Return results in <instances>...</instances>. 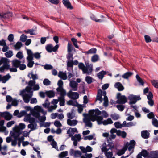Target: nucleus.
I'll return each mask as SVG.
<instances>
[{
    "instance_id": "46",
    "label": "nucleus",
    "mask_w": 158,
    "mask_h": 158,
    "mask_svg": "<svg viewBox=\"0 0 158 158\" xmlns=\"http://www.w3.org/2000/svg\"><path fill=\"white\" fill-rule=\"evenodd\" d=\"M147 117L149 119H155V116L153 112H150L149 114L147 115Z\"/></svg>"
},
{
    "instance_id": "38",
    "label": "nucleus",
    "mask_w": 158,
    "mask_h": 158,
    "mask_svg": "<svg viewBox=\"0 0 158 158\" xmlns=\"http://www.w3.org/2000/svg\"><path fill=\"white\" fill-rule=\"evenodd\" d=\"M9 14L10 13H5L4 14H1L0 13V19H6L9 17Z\"/></svg>"
},
{
    "instance_id": "63",
    "label": "nucleus",
    "mask_w": 158,
    "mask_h": 158,
    "mask_svg": "<svg viewBox=\"0 0 158 158\" xmlns=\"http://www.w3.org/2000/svg\"><path fill=\"white\" fill-rule=\"evenodd\" d=\"M44 68L46 70L52 69L53 68V66L50 64H46L44 66Z\"/></svg>"
},
{
    "instance_id": "36",
    "label": "nucleus",
    "mask_w": 158,
    "mask_h": 158,
    "mask_svg": "<svg viewBox=\"0 0 158 158\" xmlns=\"http://www.w3.org/2000/svg\"><path fill=\"white\" fill-rule=\"evenodd\" d=\"M71 40L73 43L75 47L77 48H79V47L77 45V40L74 38H72L71 39Z\"/></svg>"
},
{
    "instance_id": "8",
    "label": "nucleus",
    "mask_w": 158,
    "mask_h": 158,
    "mask_svg": "<svg viewBox=\"0 0 158 158\" xmlns=\"http://www.w3.org/2000/svg\"><path fill=\"white\" fill-rule=\"evenodd\" d=\"M63 4L68 8L73 9V7L69 0H63L62 1Z\"/></svg>"
},
{
    "instance_id": "19",
    "label": "nucleus",
    "mask_w": 158,
    "mask_h": 158,
    "mask_svg": "<svg viewBox=\"0 0 158 158\" xmlns=\"http://www.w3.org/2000/svg\"><path fill=\"white\" fill-rule=\"evenodd\" d=\"M11 77V76L9 74H7L6 75L2 77V81L3 83H5Z\"/></svg>"
},
{
    "instance_id": "27",
    "label": "nucleus",
    "mask_w": 158,
    "mask_h": 158,
    "mask_svg": "<svg viewBox=\"0 0 158 158\" xmlns=\"http://www.w3.org/2000/svg\"><path fill=\"white\" fill-rule=\"evenodd\" d=\"M58 99L60 102V105L61 106H64L65 105V99L64 98L58 97Z\"/></svg>"
},
{
    "instance_id": "58",
    "label": "nucleus",
    "mask_w": 158,
    "mask_h": 158,
    "mask_svg": "<svg viewBox=\"0 0 158 158\" xmlns=\"http://www.w3.org/2000/svg\"><path fill=\"white\" fill-rule=\"evenodd\" d=\"M32 114L33 116L35 117L36 118H39L40 117V114L38 112H34V111L32 113Z\"/></svg>"
},
{
    "instance_id": "15",
    "label": "nucleus",
    "mask_w": 158,
    "mask_h": 158,
    "mask_svg": "<svg viewBox=\"0 0 158 158\" xmlns=\"http://www.w3.org/2000/svg\"><path fill=\"white\" fill-rule=\"evenodd\" d=\"M77 123V121L75 120H71L69 119H68L67 120V124L70 126H75Z\"/></svg>"
},
{
    "instance_id": "59",
    "label": "nucleus",
    "mask_w": 158,
    "mask_h": 158,
    "mask_svg": "<svg viewBox=\"0 0 158 158\" xmlns=\"http://www.w3.org/2000/svg\"><path fill=\"white\" fill-rule=\"evenodd\" d=\"M90 120L92 121L93 122H94L95 121H96L97 119V115H90Z\"/></svg>"
},
{
    "instance_id": "42",
    "label": "nucleus",
    "mask_w": 158,
    "mask_h": 158,
    "mask_svg": "<svg viewBox=\"0 0 158 158\" xmlns=\"http://www.w3.org/2000/svg\"><path fill=\"white\" fill-rule=\"evenodd\" d=\"M5 55L8 58H10L13 56V52L12 51L9 50L5 53Z\"/></svg>"
},
{
    "instance_id": "20",
    "label": "nucleus",
    "mask_w": 158,
    "mask_h": 158,
    "mask_svg": "<svg viewBox=\"0 0 158 158\" xmlns=\"http://www.w3.org/2000/svg\"><path fill=\"white\" fill-rule=\"evenodd\" d=\"M106 74V71H102L98 73L97 76L99 79L102 80L103 78L104 75Z\"/></svg>"
},
{
    "instance_id": "47",
    "label": "nucleus",
    "mask_w": 158,
    "mask_h": 158,
    "mask_svg": "<svg viewBox=\"0 0 158 158\" xmlns=\"http://www.w3.org/2000/svg\"><path fill=\"white\" fill-rule=\"evenodd\" d=\"M16 57L19 59H21L23 57L22 52L21 51L19 52L16 55Z\"/></svg>"
},
{
    "instance_id": "33",
    "label": "nucleus",
    "mask_w": 158,
    "mask_h": 158,
    "mask_svg": "<svg viewBox=\"0 0 158 158\" xmlns=\"http://www.w3.org/2000/svg\"><path fill=\"white\" fill-rule=\"evenodd\" d=\"M69 136L70 137H71V140L72 141H73V144L74 146H76L77 145V141L75 139V137H73V136L72 134H70L69 135Z\"/></svg>"
},
{
    "instance_id": "13",
    "label": "nucleus",
    "mask_w": 158,
    "mask_h": 158,
    "mask_svg": "<svg viewBox=\"0 0 158 158\" xmlns=\"http://www.w3.org/2000/svg\"><path fill=\"white\" fill-rule=\"evenodd\" d=\"M56 90L58 92H60V97H59L64 98V96L66 95V91L63 89V88H62V89H56Z\"/></svg>"
},
{
    "instance_id": "31",
    "label": "nucleus",
    "mask_w": 158,
    "mask_h": 158,
    "mask_svg": "<svg viewBox=\"0 0 158 158\" xmlns=\"http://www.w3.org/2000/svg\"><path fill=\"white\" fill-rule=\"evenodd\" d=\"M23 98L24 102L26 103H28L30 99L28 96H27L26 94L23 95Z\"/></svg>"
},
{
    "instance_id": "43",
    "label": "nucleus",
    "mask_w": 158,
    "mask_h": 158,
    "mask_svg": "<svg viewBox=\"0 0 158 158\" xmlns=\"http://www.w3.org/2000/svg\"><path fill=\"white\" fill-rule=\"evenodd\" d=\"M27 36L24 34H22L20 36V40L22 42H25L27 39Z\"/></svg>"
},
{
    "instance_id": "40",
    "label": "nucleus",
    "mask_w": 158,
    "mask_h": 158,
    "mask_svg": "<svg viewBox=\"0 0 158 158\" xmlns=\"http://www.w3.org/2000/svg\"><path fill=\"white\" fill-rule=\"evenodd\" d=\"M142 156L144 158L147 157L148 156V152L146 150L143 149L140 153Z\"/></svg>"
},
{
    "instance_id": "50",
    "label": "nucleus",
    "mask_w": 158,
    "mask_h": 158,
    "mask_svg": "<svg viewBox=\"0 0 158 158\" xmlns=\"http://www.w3.org/2000/svg\"><path fill=\"white\" fill-rule=\"evenodd\" d=\"M97 50L95 48H92L89 50L87 52V54L95 53L96 52Z\"/></svg>"
},
{
    "instance_id": "28",
    "label": "nucleus",
    "mask_w": 158,
    "mask_h": 158,
    "mask_svg": "<svg viewBox=\"0 0 158 158\" xmlns=\"http://www.w3.org/2000/svg\"><path fill=\"white\" fill-rule=\"evenodd\" d=\"M151 83L153 86L156 88H158V80H153L151 81Z\"/></svg>"
},
{
    "instance_id": "5",
    "label": "nucleus",
    "mask_w": 158,
    "mask_h": 158,
    "mask_svg": "<svg viewBox=\"0 0 158 158\" xmlns=\"http://www.w3.org/2000/svg\"><path fill=\"white\" fill-rule=\"evenodd\" d=\"M90 17L91 19L96 22L102 23L105 21V17L103 15L100 16L101 18L99 19H97L95 16L93 14L90 15Z\"/></svg>"
},
{
    "instance_id": "11",
    "label": "nucleus",
    "mask_w": 158,
    "mask_h": 158,
    "mask_svg": "<svg viewBox=\"0 0 158 158\" xmlns=\"http://www.w3.org/2000/svg\"><path fill=\"white\" fill-rule=\"evenodd\" d=\"M102 90L101 89H99L98 91L97 95L96 98V100H99L100 101V103L102 102L103 101V98L102 97V94H101Z\"/></svg>"
},
{
    "instance_id": "48",
    "label": "nucleus",
    "mask_w": 158,
    "mask_h": 158,
    "mask_svg": "<svg viewBox=\"0 0 158 158\" xmlns=\"http://www.w3.org/2000/svg\"><path fill=\"white\" fill-rule=\"evenodd\" d=\"M152 123L154 126L158 127V120L156 119L155 118L152 120Z\"/></svg>"
},
{
    "instance_id": "3",
    "label": "nucleus",
    "mask_w": 158,
    "mask_h": 158,
    "mask_svg": "<svg viewBox=\"0 0 158 158\" xmlns=\"http://www.w3.org/2000/svg\"><path fill=\"white\" fill-rule=\"evenodd\" d=\"M118 100L116 102L118 104H124L127 102V98L125 95H122L120 93H118L117 95Z\"/></svg>"
},
{
    "instance_id": "6",
    "label": "nucleus",
    "mask_w": 158,
    "mask_h": 158,
    "mask_svg": "<svg viewBox=\"0 0 158 158\" xmlns=\"http://www.w3.org/2000/svg\"><path fill=\"white\" fill-rule=\"evenodd\" d=\"M67 94L69 97L73 99H77L79 98V94L77 92H72L71 90L69 91Z\"/></svg>"
},
{
    "instance_id": "51",
    "label": "nucleus",
    "mask_w": 158,
    "mask_h": 158,
    "mask_svg": "<svg viewBox=\"0 0 158 158\" xmlns=\"http://www.w3.org/2000/svg\"><path fill=\"white\" fill-rule=\"evenodd\" d=\"M43 84L46 86L49 85L51 84V81L48 79H45L43 82Z\"/></svg>"
},
{
    "instance_id": "25",
    "label": "nucleus",
    "mask_w": 158,
    "mask_h": 158,
    "mask_svg": "<svg viewBox=\"0 0 158 158\" xmlns=\"http://www.w3.org/2000/svg\"><path fill=\"white\" fill-rule=\"evenodd\" d=\"M96 117V121L97 122L98 124V125L103 124V121H102L103 119V117L100 116H97Z\"/></svg>"
},
{
    "instance_id": "39",
    "label": "nucleus",
    "mask_w": 158,
    "mask_h": 158,
    "mask_svg": "<svg viewBox=\"0 0 158 158\" xmlns=\"http://www.w3.org/2000/svg\"><path fill=\"white\" fill-rule=\"evenodd\" d=\"M0 60L2 64H9V60L5 57H2Z\"/></svg>"
},
{
    "instance_id": "14",
    "label": "nucleus",
    "mask_w": 158,
    "mask_h": 158,
    "mask_svg": "<svg viewBox=\"0 0 158 158\" xmlns=\"http://www.w3.org/2000/svg\"><path fill=\"white\" fill-rule=\"evenodd\" d=\"M115 87L118 89V91H122L124 89V87L121 83L119 82L116 83L114 85Z\"/></svg>"
},
{
    "instance_id": "37",
    "label": "nucleus",
    "mask_w": 158,
    "mask_h": 158,
    "mask_svg": "<svg viewBox=\"0 0 158 158\" xmlns=\"http://www.w3.org/2000/svg\"><path fill=\"white\" fill-rule=\"evenodd\" d=\"M104 102L103 105L106 107L108 105V99L107 96H105L103 98Z\"/></svg>"
},
{
    "instance_id": "61",
    "label": "nucleus",
    "mask_w": 158,
    "mask_h": 158,
    "mask_svg": "<svg viewBox=\"0 0 158 158\" xmlns=\"http://www.w3.org/2000/svg\"><path fill=\"white\" fill-rule=\"evenodd\" d=\"M114 125L117 128H122L121 124L119 122H116L114 123Z\"/></svg>"
},
{
    "instance_id": "26",
    "label": "nucleus",
    "mask_w": 158,
    "mask_h": 158,
    "mask_svg": "<svg viewBox=\"0 0 158 158\" xmlns=\"http://www.w3.org/2000/svg\"><path fill=\"white\" fill-rule=\"evenodd\" d=\"M99 60V57L97 55L93 56L91 58V60L93 62H95Z\"/></svg>"
},
{
    "instance_id": "23",
    "label": "nucleus",
    "mask_w": 158,
    "mask_h": 158,
    "mask_svg": "<svg viewBox=\"0 0 158 158\" xmlns=\"http://www.w3.org/2000/svg\"><path fill=\"white\" fill-rule=\"evenodd\" d=\"M113 123V122L111 118H108L106 120H104L103 121V124L104 125H106L108 124H111Z\"/></svg>"
},
{
    "instance_id": "53",
    "label": "nucleus",
    "mask_w": 158,
    "mask_h": 158,
    "mask_svg": "<svg viewBox=\"0 0 158 158\" xmlns=\"http://www.w3.org/2000/svg\"><path fill=\"white\" fill-rule=\"evenodd\" d=\"M116 107L119 110L121 111H123L125 108V106L122 105H117Z\"/></svg>"
},
{
    "instance_id": "55",
    "label": "nucleus",
    "mask_w": 158,
    "mask_h": 158,
    "mask_svg": "<svg viewBox=\"0 0 158 158\" xmlns=\"http://www.w3.org/2000/svg\"><path fill=\"white\" fill-rule=\"evenodd\" d=\"M54 125L58 127H60L62 126V124L58 120H56L54 123Z\"/></svg>"
},
{
    "instance_id": "41",
    "label": "nucleus",
    "mask_w": 158,
    "mask_h": 158,
    "mask_svg": "<svg viewBox=\"0 0 158 158\" xmlns=\"http://www.w3.org/2000/svg\"><path fill=\"white\" fill-rule=\"evenodd\" d=\"M110 116L112 119L114 120H117L119 118V115L116 114H111Z\"/></svg>"
},
{
    "instance_id": "22",
    "label": "nucleus",
    "mask_w": 158,
    "mask_h": 158,
    "mask_svg": "<svg viewBox=\"0 0 158 158\" xmlns=\"http://www.w3.org/2000/svg\"><path fill=\"white\" fill-rule=\"evenodd\" d=\"M4 120L0 121V132L2 131H4L6 129V127H5L3 126L4 123Z\"/></svg>"
},
{
    "instance_id": "34",
    "label": "nucleus",
    "mask_w": 158,
    "mask_h": 158,
    "mask_svg": "<svg viewBox=\"0 0 158 158\" xmlns=\"http://www.w3.org/2000/svg\"><path fill=\"white\" fill-rule=\"evenodd\" d=\"M68 155V152L67 151L62 152L59 155V157L60 158H64L67 156Z\"/></svg>"
},
{
    "instance_id": "52",
    "label": "nucleus",
    "mask_w": 158,
    "mask_h": 158,
    "mask_svg": "<svg viewBox=\"0 0 158 158\" xmlns=\"http://www.w3.org/2000/svg\"><path fill=\"white\" fill-rule=\"evenodd\" d=\"M105 155L107 158H111L113 156V153L112 152H107L105 153Z\"/></svg>"
},
{
    "instance_id": "62",
    "label": "nucleus",
    "mask_w": 158,
    "mask_h": 158,
    "mask_svg": "<svg viewBox=\"0 0 158 158\" xmlns=\"http://www.w3.org/2000/svg\"><path fill=\"white\" fill-rule=\"evenodd\" d=\"M8 40L10 42L13 41L14 40V35L13 34L9 35L7 38Z\"/></svg>"
},
{
    "instance_id": "29",
    "label": "nucleus",
    "mask_w": 158,
    "mask_h": 158,
    "mask_svg": "<svg viewBox=\"0 0 158 158\" xmlns=\"http://www.w3.org/2000/svg\"><path fill=\"white\" fill-rule=\"evenodd\" d=\"M22 44L21 42L18 41L16 43L14 47L16 50H19L22 46Z\"/></svg>"
},
{
    "instance_id": "32",
    "label": "nucleus",
    "mask_w": 158,
    "mask_h": 158,
    "mask_svg": "<svg viewBox=\"0 0 158 158\" xmlns=\"http://www.w3.org/2000/svg\"><path fill=\"white\" fill-rule=\"evenodd\" d=\"M25 127L26 126L24 124L20 123L19 124V126H16L15 127L18 129H19L21 130L24 129L25 128Z\"/></svg>"
},
{
    "instance_id": "35",
    "label": "nucleus",
    "mask_w": 158,
    "mask_h": 158,
    "mask_svg": "<svg viewBox=\"0 0 158 158\" xmlns=\"http://www.w3.org/2000/svg\"><path fill=\"white\" fill-rule=\"evenodd\" d=\"M135 77L138 81L142 85H143L144 84V82L139 76L137 74Z\"/></svg>"
},
{
    "instance_id": "57",
    "label": "nucleus",
    "mask_w": 158,
    "mask_h": 158,
    "mask_svg": "<svg viewBox=\"0 0 158 158\" xmlns=\"http://www.w3.org/2000/svg\"><path fill=\"white\" fill-rule=\"evenodd\" d=\"M127 149V147L126 148L125 150H119L117 153V155L119 156H120L121 155L124 154L125 153V151Z\"/></svg>"
},
{
    "instance_id": "54",
    "label": "nucleus",
    "mask_w": 158,
    "mask_h": 158,
    "mask_svg": "<svg viewBox=\"0 0 158 158\" xmlns=\"http://www.w3.org/2000/svg\"><path fill=\"white\" fill-rule=\"evenodd\" d=\"M82 153L81 152L78 150H76L74 152V156L76 157L81 156Z\"/></svg>"
},
{
    "instance_id": "2",
    "label": "nucleus",
    "mask_w": 158,
    "mask_h": 158,
    "mask_svg": "<svg viewBox=\"0 0 158 158\" xmlns=\"http://www.w3.org/2000/svg\"><path fill=\"white\" fill-rule=\"evenodd\" d=\"M128 98L130 100L129 104L131 105L135 104L137 101L140 100L141 99L140 96L133 94L130 95Z\"/></svg>"
},
{
    "instance_id": "64",
    "label": "nucleus",
    "mask_w": 158,
    "mask_h": 158,
    "mask_svg": "<svg viewBox=\"0 0 158 158\" xmlns=\"http://www.w3.org/2000/svg\"><path fill=\"white\" fill-rule=\"evenodd\" d=\"M152 158H158V152L154 151L153 152Z\"/></svg>"
},
{
    "instance_id": "30",
    "label": "nucleus",
    "mask_w": 158,
    "mask_h": 158,
    "mask_svg": "<svg viewBox=\"0 0 158 158\" xmlns=\"http://www.w3.org/2000/svg\"><path fill=\"white\" fill-rule=\"evenodd\" d=\"M52 45L51 44H49L47 45L46 47V49L49 52H52Z\"/></svg>"
},
{
    "instance_id": "10",
    "label": "nucleus",
    "mask_w": 158,
    "mask_h": 158,
    "mask_svg": "<svg viewBox=\"0 0 158 158\" xmlns=\"http://www.w3.org/2000/svg\"><path fill=\"white\" fill-rule=\"evenodd\" d=\"M21 63L20 60L17 59H15L12 61V66L14 67L19 68Z\"/></svg>"
},
{
    "instance_id": "16",
    "label": "nucleus",
    "mask_w": 158,
    "mask_h": 158,
    "mask_svg": "<svg viewBox=\"0 0 158 158\" xmlns=\"http://www.w3.org/2000/svg\"><path fill=\"white\" fill-rule=\"evenodd\" d=\"M74 132L78 133L77 128H72L70 127L67 131V134H69V135L71 134H72L73 136Z\"/></svg>"
},
{
    "instance_id": "4",
    "label": "nucleus",
    "mask_w": 158,
    "mask_h": 158,
    "mask_svg": "<svg viewBox=\"0 0 158 158\" xmlns=\"http://www.w3.org/2000/svg\"><path fill=\"white\" fill-rule=\"evenodd\" d=\"M0 116L4 117L6 120H10L12 118V115L8 112H0Z\"/></svg>"
},
{
    "instance_id": "44",
    "label": "nucleus",
    "mask_w": 158,
    "mask_h": 158,
    "mask_svg": "<svg viewBox=\"0 0 158 158\" xmlns=\"http://www.w3.org/2000/svg\"><path fill=\"white\" fill-rule=\"evenodd\" d=\"M85 81L88 84H90L92 82V78L90 76H86Z\"/></svg>"
},
{
    "instance_id": "24",
    "label": "nucleus",
    "mask_w": 158,
    "mask_h": 158,
    "mask_svg": "<svg viewBox=\"0 0 158 158\" xmlns=\"http://www.w3.org/2000/svg\"><path fill=\"white\" fill-rule=\"evenodd\" d=\"M133 74V73L131 72H127L122 76V77L124 79H127L132 75Z\"/></svg>"
},
{
    "instance_id": "1",
    "label": "nucleus",
    "mask_w": 158,
    "mask_h": 158,
    "mask_svg": "<svg viewBox=\"0 0 158 158\" xmlns=\"http://www.w3.org/2000/svg\"><path fill=\"white\" fill-rule=\"evenodd\" d=\"M86 67L82 63H80L78 65L80 69L82 70L83 73L87 74L88 75H91L93 71V65L91 64H89V63L86 64Z\"/></svg>"
},
{
    "instance_id": "12",
    "label": "nucleus",
    "mask_w": 158,
    "mask_h": 158,
    "mask_svg": "<svg viewBox=\"0 0 158 158\" xmlns=\"http://www.w3.org/2000/svg\"><path fill=\"white\" fill-rule=\"evenodd\" d=\"M13 130L14 131L12 133V136H19L22 133V131L18 129L15 127L13 128Z\"/></svg>"
},
{
    "instance_id": "56",
    "label": "nucleus",
    "mask_w": 158,
    "mask_h": 158,
    "mask_svg": "<svg viewBox=\"0 0 158 158\" xmlns=\"http://www.w3.org/2000/svg\"><path fill=\"white\" fill-rule=\"evenodd\" d=\"M144 38L145 41L147 43H149L152 41V40L150 38V37L148 35H145Z\"/></svg>"
},
{
    "instance_id": "7",
    "label": "nucleus",
    "mask_w": 158,
    "mask_h": 158,
    "mask_svg": "<svg viewBox=\"0 0 158 158\" xmlns=\"http://www.w3.org/2000/svg\"><path fill=\"white\" fill-rule=\"evenodd\" d=\"M102 112L99 110L98 109H92L90 110L89 111V113L90 115H96L98 116L101 114Z\"/></svg>"
},
{
    "instance_id": "60",
    "label": "nucleus",
    "mask_w": 158,
    "mask_h": 158,
    "mask_svg": "<svg viewBox=\"0 0 158 158\" xmlns=\"http://www.w3.org/2000/svg\"><path fill=\"white\" fill-rule=\"evenodd\" d=\"M26 112L25 111L23 110L21 111L18 116V117L19 118L25 115L26 114Z\"/></svg>"
},
{
    "instance_id": "49",
    "label": "nucleus",
    "mask_w": 158,
    "mask_h": 158,
    "mask_svg": "<svg viewBox=\"0 0 158 158\" xmlns=\"http://www.w3.org/2000/svg\"><path fill=\"white\" fill-rule=\"evenodd\" d=\"M57 85L59 87L57 89H62V88H63V82L61 80H60L58 81Z\"/></svg>"
},
{
    "instance_id": "45",
    "label": "nucleus",
    "mask_w": 158,
    "mask_h": 158,
    "mask_svg": "<svg viewBox=\"0 0 158 158\" xmlns=\"http://www.w3.org/2000/svg\"><path fill=\"white\" fill-rule=\"evenodd\" d=\"M73 47L72 45L69 43L68 44V51L69 52H71L73 50Z\"/></svg>"
},
{
    "instance_id": "17",
    "label": "nucleus",
    "mask_w": 158,
    "mask_h": 158,
    "mask_svg": "<svg viewBox=\"0 0 158 158\" xmlns=\"http://www.w3.org/2000/svg\"><path fill=\"white\" fill-rule=\"evenodd\" d=\"M141 136L144 139H148L149 137V133L147 130L142 131L141 132Z\"/></svg>"
},
{
    "instance_id": "18",
    "label": "nucleus",
    "mask_w": 158,
    "mask_h": 158,
    "mask_svg": "<svg viewBox=\"0 0 158 158\" xmlns=\"http://www.w3.org/2000/svg\"><path fill=\"white\" fill-rule=\"evenodd\" d=\"M45 94L49 98L53 97L55 95L54 92L52 90H49L46 91Z\"/></svg>"
},
{
    "instance_id": "21",
    "label": "nucleus",
    "mask_w": 158,
    "mask_h": 158,
    "mask_svg": "<svg viewBox=\"0 0 158 158\" xmlns=\"http://www.w3.org/2000/svg\"><path fill=\"white\" fill-rule=\"evenodd\" d=\"M84 122L85 123L86 126L89 127H91L92 126V123L90 122V120L88 118H86L84 120Z\"/></svg>"
},
{
    "instance_id": "9",
    "label": "nucleus",
    "mask_w": 158,
    "mask_h": 158,
    "mask_svg": "<svg viewBox=\"0 0 158 158\" xmlns=\"http://www.w3.org/2000/svg\"><path fill=\"white\" fill-rule=\"evenodd\" d=\"M70 86L73 88V90L76 91L77 89L78 84L75 81H71L70 83Z\"/></svg>"
}]
</instances>
